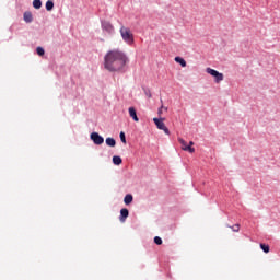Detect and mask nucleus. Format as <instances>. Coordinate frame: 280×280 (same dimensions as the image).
<instances>
[{"label": "nucleus", "mask_w": 280, "mask_h": 280, "mask_svg": "<svg viewBox=\"0 0 280 280\" xmlns=\"http://www.w3.org/2000/svg\"><path fill=\"white\" fill-rule=\"evenodd\" d=\"M178 142L180 143L182 150H184V152H189L190 154L196 152V149L191 148V145H188L187 141H185L183 138H178Z\"/></svg>", "instance_id": "obj_5"}, {"label": "nucleus", "mask_w": 280, "mask_h": 280, "mask_svg": "<svg viewBox=\"0 0 280 280\" xmlns=\"http://www.w3.org/2000/svg\"><path fill=\"white\" fill-rule=\"evenodd\" d=\"M128 62V56L120 49H112L106 52L104 57V67L107 71H121Z\"/></svg>", "instance_id": "obj_1"}, {"label": "nucleus", "mask_w": 280, "mask_h": 280, "mask_svg": "<svg viewBox=\"0 0 280 280\" xmlns=\"http://www.w3.org/2000/svg\"><path fill=\"white\" fill-rule=\"evenodd\" d=\"M188 145H190V148H191V145H194V141H190Z\"/></svg>", "instance_id": "obj_24"}, {"label": "nucleus", "mask_w": 280, "mask_h": 280, "mask_svg": "<svg viewBox=\"0 0 280 280\" xmlns=\"http://www.w3.org/2000/svg\"><path fill=\"white\" fill-rule=\"evenodd\" d=\"M163 108H165L163 105L159 108V110H158V115H163Z\"/></svg>", "instance_id": "obj_22"}, {"label": "nucleus", "mask_w": 280, "mask_h": 280, "mask_svg": "<svg viewBox=\"0 0 280 280\" xmlns=\"http://www.w3.org/2000/svg\"><path fill=\"white\" fill-rule=\"evenodd\" d=\"M128 215H130V212L128 211V209L122 208L120 210V217H119L120 222H126V219L128 218Z\"/></svg>", "instance_id": "obj_8"}, {"label": "nucleus", "mask_w": 280, "mask_h": 280, "mask_svg": "<svg viewBox=\"0 0 280 280\" xmlns=\"http://www.w3.org/2000/svg\"><path fill=\"white\" fill-rule=\"evenodd\" d=\"M46 10H47V12H51V10H54V1L48 0L46 2Z\"/></svg>", "instance_id": "obj_16"}, {"label": "nucleus", "mask_w": 280, "mask_h": 280, "mask_svg": "<svg viewBox=\"0 0 280 280\" xmlns=\"http://www.w3.org/2000/svg\"><path fill=\"white\" fill-rule=\"evenodd\" d=\"M105 143L106 145H109V148H115V145H117V142L114 138H106Z\"/></svg>", "instance_id": "obj_11"}, {"label": "nucleus", "mask_w": 280, "mask_h": 280, "mask_svg": "<svg viewBox=\"0 0 280 280\" xmlns=\"http://www.w3.org/2000/svg\"><path fill=\"white\" fill-rule=\"evenodd\" d=\"M113 163H114V165H121V163H122L121 156L114 155L113 156Z\"/></svg>", "instance_id": "obj_13"}, {"label": "nucleus", "mask_w": 280, "mask_h": 280, "mask_svg": "<svg viewBox=\"0 0 280 280\" xmlns=\"http://www.w3.org/2000/svg\"><path fill=\"white\" fill-rule=\"evenodd\" d=\"M260 248H261V250H264V253H270V246H268L264 243L260 244Z\"/></svg>", "instance_id": "obj_17"}, {"label": "nucleus", "mask_w": 280, "mask_h": 280, "mask_svg": "<svg viewBox=\"0 0 280 280\" xmlns=\"http://www.w3.org/2000/svg\"><path fill=\"white\" fill-rule=\"evenodd\" d=\"M102 30L107 32V34H114L115 32V27L113 24H110V22H102Z\"/></svg>", "instance_id": "obj_7"}, {"label": "nucleus", "mask_w": 280, "mask_h": 280, "mask_svg": "<svg viewBox=\"0 0 280 280\" xmlns=\"http://www.w3.org/2000/svg\"><path fill=\"white\" fill-rule=\"evenodd\" d=\"M132 200H133V197L130 194L126 195L125 198H124L125 205H131Z\"/></svg>", "instance_id": "obj_14"}, {"label": "nucleus", "mask_w": 280, "mask_h": 280, "mask_svg": "<svg viewBox=\"0 0 280 280\" xmlns=\"http://www.w3.org/2000/svg\"><path fill=\"white\" fill-rule=\"evenodd\" d=\"M90 139L93 140V143H95V145H102V143H104V137L100 136V133L97 132H92Z\"/></svg>", "instance_id": "obj_6"}, {"label": "nucleus", "mask_w": 280, "mask_h": 280, "mask_svg": "<svg viewBox=\"0 0 280 280\" xmlns=\"http://www.w3.org/2000/svg\"><path fill=\"white\" fill-rule=\"evenodd\" d=\"M23 19H24L25 23H32V21H34V16L32 15V12H30V11L24 12Z\"/></svg>", "instance_id": "obj_9"}, {"label": "nucleus", "mask_w": 280, "mask_h": 280, "mask_svg": "<svg viewBox=\"0 0 280 280\" xmlns=\"http://www.w3.org/2000/svg\"><path fill=\"white\" fill-rule=\"evenodd\" d=\"M129 115L133 119V121H139V117L137 116V109H135V107H129Z\"/></svg>", "instance_id": "obj_10"}, {"label": "nucleus", "mask_w": 280, "mask_h": 280, "mask_svg": "<svg viewBox=\"0 0 280 280\" xmlns=\"http://www.w3.org/2000/svg\"><path fill=\"white\" fill-rule=\"evenodd\" d=\"M33 8H35V10H40V8H43V2L40 0H34Z\"/></svg>", "instance_id": "obj_15"}, {"label": "nucleus", "mask_w": 280, "mask_h": 280, "mask_svg": "<svg viewBox=\"0 0 280 280\" xmlns=\"http://www.w3.org/2000/svg\"><path fill=\"white\" fill-rule=\"evenodd\" d=\"M206 73H209V75H212L214 79V82L220 83L222 80H224V74L218 72L217 70H213L212 68H207Z\"/></svg>", "instance_id": "obj_3"}, {"label": "nucleus", "mask_w": 280, "mask_h": 280, "mask_svg": "<svg viewBox=\"0 0 280 280\" xmlns=\"http://www.w3.org/2000/svg\"><path fill=\"white\" fill-rule=\"evenodd\" d=\"M230 229H232L234 233H240V224H235L232 228L230 226Z\"/></svg>", "instance_id": "obj_20"}, {"label": "nucleus", "mask_w": 280, "mask_h": 280, "mask_svg": "<svg viewBox=\"0 0 280 280\" xmlns=\"http://www.w3.org/2000/svg\"><path fill=\"white\" fill-rule=\"evenodd\" d=\"M147 97H152V93L150 91L145 92Z\"/></svg>", "instance_id": "obj_23"}, {"label": "nucleus", "mask_w": 280, "mask_h": 280, "mask_svg": "<svg viewBox=\"0 0 280 280\" xmlns=\"http://www.w3.org/2000/svg\"><path fill=\"white\" fill-rule=\"evenodd\" d=\"M163 110H167V107H164Z\"/></svg>", "instance_id": "obj_25"}, {"label": "nucleus", "mask_w": 280, "mask_h": 280, "mask_svg": "<svg viewBox=\"0 0 280 280\" xmlns=\"http://www.w3.org/2000/svg\"><path fill=\"white\" fill-rule=\"evenodd\" d=\"M36 51L38 56H45V49L43 47H37Z\"/></svg>", "instance_id": "obj_19"}, {"label": "nucleus", "mask_w": 280, "mask_h": 280, "mask_svg": "<svg viewBox=\"0 0 280 280\" xmlns=\"http://www.w3.org/2000/svg\"><path fill=\"white\" fill-rule=\"evenodd\" d=\"M153 121L159 130H163L166 135H170V129L165 126L163 118H153Z\"/></svg>", "instance_id": "obj_4"}, {"label": "nucleus", "mask_w": 280, "mask_h": 280, "mask_svg": "<svg viewBox=\"0 0 280 280\" xmlns=\"http://www.w3.org/2000/svg\"><path fill=\"white\" fill-rule=\"evenodd\" d=\"M175 62H178L180 67H187V61H185V59H183L182 57H175Z\"/></svg>", "instance_id": "obj_12"}, {"label": "nucleus", "mask_w": 280, "mask_h": 280, "mask_svg": "<svg viewBox=\"0 0 280 280\" xmlns=\"http://www.w3.org/2000/svg\"><path fill=\"white\" fill-rule=\"evenodd\" d=\"M154 244H156L158 246H161V244H163V240L160 236H155Z\"/></svg>", "instance_id": "obj_18"}, {"label": "nucleus", "mask_w": 280, "mask_h": 280, "mask_svg": "<svg viewBox=\"0 0 280 280\" xmlns=\"http://www.w3.org/2000/svg\"><path fill=\"white\" fill-rule=\"evenodd\" d=\"M120 36L127 45H135V35L132 34V31H130L129 27L121 25Z\"/></svg>", "instance_id": "obj_2"}, {"label": "nucleus", "mask_w": 280, "mask_h": 280, "mask_svg": "<svg viewBox=\"0 0 280 280\" xmlns=\"http://www.w3.org/2000/svg\"><path fill=\"white\" fill-rule=\"evenodd\" d=\"M120 141H122V143H126V133L124 131L120 132Z\"/></svg>", "instance_id": "obj_21"}]
</instances>
